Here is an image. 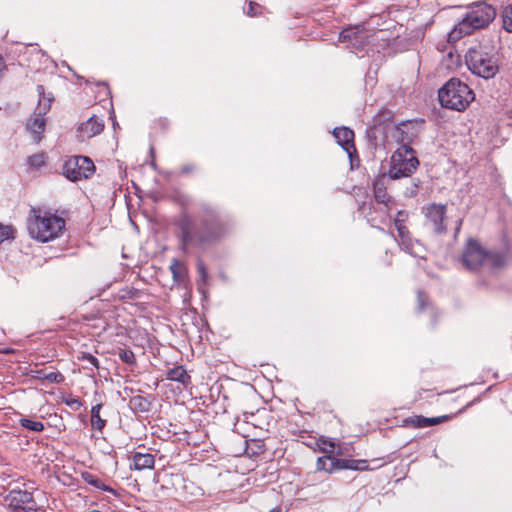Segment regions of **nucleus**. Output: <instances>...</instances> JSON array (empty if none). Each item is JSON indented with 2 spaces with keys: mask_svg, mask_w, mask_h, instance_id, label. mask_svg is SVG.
<instances>
[{
  "mask_svg": "<svg viewBox=\"0 0 512 512\" xmlns=\"http://www.w3.org/2000/svg\"><path fill=\"white\" fill-rule=\"evenodd\" d=\"M101 409V403L93 405L91 408V426L94 430H97L99 432H102L104 427L106 426V420L101 418L100 416Z\"/></svg>",
  "mask_w": 512,
  "mask_h": 512,
  "instance_id": "nucleus-28",
  "label": "nucleus"
},
{
  "mask_svg": "<svg viewBox=\"0 0 512 512\" xmlns=\"http://www.w3.org/2000/svg\"><path fill=\"white\" fill-rule=\"evenodd\" d=\"M47 156L45 153H36L28 157L27 164L32 169H38L45 165Z\"/></svg>",
  "mask_w": 512,
  "mask_h": 512,
  "instance_id": "nucleus-32",
  "label": "nucleus"
},
{
  "mask_svg": "<svg viewBox=\"0 0 512 512\" xmlns=\"http://www.w3.org/2000/svg\"><path fill=\"white\" fill-rule=\"evenodd\" d=\"M118 356L122 362L128 365H134L136 363L135 354L131 350L120 349Z\"/></svg>",
  "mask_w": 512,
  "mask_h": 512,
  "instance_id": "nucleus-35",
  "label": "nucleus"
},
{
  "mask_svg": "<svg viewBox=\"0 0 512 512\" xmlns=\"http://www.w3.org/2000/svg\"><path fill=\"white\" fill-rule=\"evenodd\" d=\"M31 376L34 379L38 380H46L49 383H62L64 381V376L60 372H49L46 373L45 370L39 369V370H32Z\"/></svg>",
  "mask_w": 512,
  "mask_h": 512,
  "instance_id": "nucleus-21",
  "label": "nucleus"
},
{
  "mask_svg": "<svg viewBox=\"0 0 512 512\" xmlns=\"http://www.w3.org/2000/svg\"><path fill=\"white\" fill-rule=\"evenodd\" d=\"M46 120L44 116L34 115L27 121L26 129L31 134L33 140L39 143L42 139V133L45 130Z\"/></svg>",
  "mask_w": 512,
  "mask_h": 512,
  "instance_id": "nucleus-16",
  "label": "nucleus"
},
{
  "mask_svg": "<svg viewBox=\"0 0 512 512\" xmlns=\"http://www.w3.org/2000/svg\"><path fill=\"white\" fill-rule=\"evenodd\" d=\"M271 512V511H270Z\"/></svg>",
  "mask_w": 512,
  "mask_h": 512,
  "instance_id": "nucleus-51",
  "label": "nucleus"
},
{
  "mask_svg": "<svg viewBox=\"0 0 512 512\" xmlns=\"http://www.w3.org/2000/svg\"><path fill=\"white\" fill-rule=\"evenodd\" d=\"M62 173L70 181L77 182L90 178L95 173V165L89 157L72 156L64 162Z\"/></svg>",
  "mask_w": 512,
  "mask_h": 512,
  "instance_id": "nucleus-9",
  "label": "nucleus"
},
{
  "mask_svg": "<svg viewBox=\"0 0 512 512\" xmlns=\"http://www.w3.org/2000/svg\"><path fill=\"white\" fill-rule=\"evenodd\" d=\"M199 225L187 213L177 221L180 230V247L188 253L190 248L206 249L219 241L228 231V224L220 213L209 204H202L197 214Z\"/></svg>",
  "mask_w": 512,
  "mask_h": 512,
  "instance_id": "nucleus-1",
  "label": "nucleus"
},
{
  "mask_svg": "<svg viewBox=\"0 0 512 512\" xmlns=\"http://www.w3.org/2000/svg\"><path fill=\"white\" fill-rule=\"evenodd\" d=\"M392 118V112L389 110H382L380 111L374 118L373 122L374 124H381L384 121H388Z\"/></svg>",
  "mask_w": 512,
  "mask_h": 512,
  "instance_id": "nucleus-38",
  "label": "nucleus"
},
{
  "mask_svg": "<svg viewBox=\"0 0 512 512\" xmlns=\"http://www.w3.org/2000/svg\"><path fill=\"white\" fill-rule=\"evenodd\" d=\"M438 100L443 108L461 112L474 100V92L466 83L452 78L439 89Z\"/></svg>",
  "mask_w": 512,
  "mask_h": 512,
  "instance_id": "nucleus-6",
  "label": "nucleus"
},
{
  "mask_svg": "<svg viewBox=\"0 0 512 512\" xmlns=\"http://www.w3.org/2000/svg\"><path fill=\"white\" fill-rule=\"evenodd\" d=\"M170 271L172 273L173 279L177 283H183L188 275V270L186 266L177 259H173L170 264Z\"/></svg>",
  "mask_w": 512,
  "mask_h": 512,
  "instance_id": "nucleus-23",
  "label": "nucleus"
},
{
  "mask_svg": "<svg viewBox=\"0 0 512 512\" xmlns=\"http://www.w3.org/2000/svg\"><path fill=\"white\" fill-rule=\"evenodd\" d=\"M419 183H420L419 180L417 182L413 181L411 186H409V187H407L405 189V192H404L405 196L406 197H414V196H416L417 193H418Z\"/></svg>",
  "mask_w": 512,
  "mask_h": 512,
  "instance_id": "nucleus-40",
  "label": "nucleus"
},
{
  "mask_svg": "<svg viewBox=\"0 0 512 512\" xmlns=\"http://www.w3.org/2000/svg\"><path fill=\"white\" fill-rule=\"evenodd\" d=\"M501 18H502L503 28L507 32L512 33V3L503 9Z\"/></svg>",
  "mask_w": 512,
  "mask_h": 512,
  "instance_id": "nucleus-33",
  "label": "nucleus"
},
{
  "mask_svg": "<svg viewBox=\"0 0 512 512\" xmlns=\"http://www.w3.org/2000/svg\"><path fill=\"white\" fill-rule=\"evenodd\" d=\"M249 16H256L260 13V5L255 2H250L246 11Z\"/></svg>",
  "mask_w": 512,
  "mask_h": 512,
  "instance_id": "nucleus-41",
  "label": "nucleus"
},
{
  "mask_svg": "<svg viewBox=\"0 0 512 512\" xmlns=\"http://www.w3.org/2000/svg\"><path fill=\"white\" fill-rule=\"evenodd\" d=\"M324 447L322 448L323 452L325 453H333L334 451V444L332 442H329L328 444L324 443Z\"/></svg>",
  "mask_w": 512,
  "mask_h": 512,
  "instance_id": "nucleus-46",
  "label": "nucleus"
},
{
  "mask_svg": "<svg viewBox=\"0 0 512 512\" xmlns=\"http://www.w3.org/2000/svg\"><path fill=\"white\" fill-rule=\"evenodd\" d=\"M334 470H337V458L326 455L317 459L316 471L331 473Z\"/></svg>",
  "mask_w": 512,
  "mask_h": 512,
  "instance_id": "nucleus-24",
  "label": "nucleus"
},
{
  "mask_svg": "<svg viewBox=\"0 0 512 512\" xmlns=\"http://www.w3.org/2000/svg\"><path fill=\"white\" fill-rule=\"evenodd\" d=\"M104 126V121L93 115L79 126V137L82 139L92 138L95 135L100 134L103 131Z\"/></svg>",
  "mask_w": 512,
  "mask_h": 512,
  "instance_id": "nucleus-15",
  "label": "nucleus"
},
{
  "mask_svg": "<svg viewBox=\"0 0 512 512\" xmlns=\"http://www.w3.org/2000/svg\"><path fill=\"white\" fill-rule=\"evenodd\" d=\"M194 170H195V165H193V164H186L181 169L182 173H184V174L191 173Z\"/></svg>",
  "mask_w": 512,
  "mask_h": 512,
  "instance_id": "nucleus-45",
  "label": "nucleus"
},
{
  "mask_svg": "<svg viewBox=\"0 0 512 512\" xmlns=\"http://www.w3.org/2000/svg\"><path fill=\"white\" fill-rule=\"evenodd\" d=\"M197 272L202 282H206L208 278V271L202 259L197 261Z\"/></svg>",
  "mask_w": 512,
  "mask_h": 512,
  "instance_id": "nucleus-39",
  "label": "nucleus"
},
{
  "mask_svg": "<svg viewBox=\"0 0 512 512\" xmlns=\"http://www.w3.org/2000/svg\"><path fill=\"white\" fill-rule=\"evenodd\" d=\"M447 416L442 417H424V416H414L410 418L407 422L412 424L416 428H424V427H430L437 425L441 423L444 419H446Z\"/></svg>",
  "mask_w": 512,
  "mask_h": 512,
  "instance_id": "nucleus-22",
  "label": "nucleus"
},
{
  "mask_svg": "<svg viewBox=\"0 0 512 512\" xmlns=\"http://www.w3.org/2000/svg\"><path fill=\"white\" fill-rule=\"evenodd\" d=\"M367 468L368 463L366 460L337 458V469L366 470Z\"/></svg>",
  "mask_w": 512,
  "mask_h": 512,
  "instance_id": "nucleus-26",
  "label": "nucleus"
},
{
  "mask_svg": "<svg viewBox=\"0 0 512 512\" xmlns=\"http://www.w3.org/2000/svg\"><path fill=\"white\" fill-rule=\"evenodd\" d=\"M9 239H14V228L0 223V244Z\"/></svg>",
  "mask_w": 512,
  "mask_h": 512,
  "instance_id": "nucleus-36",
  "label": "nucleus"
},
{
  "mask_svg": "<svg viewBox=\"0 0 512 512\" xmlns=\"http://www.w3.org/2000/svg\"><path fill=\"white\" fill-rule=\"evenodd\" d=\"M461 263L467 270L477 271L484 266L501 267L504 264V258L499 252L486 250L478 240L471 238L463 248Z\"/></svg>",
  "mask_w": 512,
  "mask_h": 512,
  "instance_id": "nucleus-5",
  "label": "nucleus"
},
{
  "mask_svg": "<svg viewBox=\"0 0 512 512\" xmlns=\"http://www.w3.org/2000/svg\"><path fill=\"white\" fill-rule=\"evenodd\" d=\"M500 61V47L490 38H483L465 54V64H497Z\"/></svg>",
  "mask_w": 512,
  "mask_h": 512,
  "instance_id": "nucleus-8",
  "label": "nucleus"
},
{
  "mask_svg": "<svg viewBox=\"0 0 512 512\" xmlns=\"http://www.w3.org/2000/svg\"><path fill=\"white\" fill-rule=\"evenodd\" d=\"M27 230L33 239L46 243L63 234L65 220L50 211L32 208L27 219Z\"/></svg>",
  "mask_w": 512,
  "mask_h": 512,
  "instance_id": "nucleus-3",
  "label": "nucleus"
},
{
  "mask_svg": "<svg viewBox=\"0 0 512 512\" xmlns=\"http://www.w3.org/2000/svg\"><path fill=\"white\" fill-rule=\"evenodd\" d=\"M382 30L374 31L367 29L364 24H357L343 29L339 34V41L346 43L347 47L356 51L365 49L369 52H379V48L387 46L384 38L381 37Z\"/></svg>",
  "mask_w": 512,
  "mask_h": 512,
  "instance_id": "nucleus-4",
  "label": "nucleus"
},
{
  "mask_svg": "<svg viewBox=\"0 0 512 512\" xmlns=\"http://www.w3.org/2000/svg\"><path fill=\"white\" fill-rule=\"evenodd\" d=\"M427 222L436 234H444L447 227L444 224L447 206L445 204L430 203L422 208Z\"/></svg>",
  "mask_w": 512,
  "mask_h": 512,
  "instance_id": "nucleus-11",
  "label": "nucleus"
},
{
  "mask_svg": "<svg viewBox=\"0 0 512 512\" xmlns=\"http://www.w3.org/2000/svg\"><path fill=\"white\" fill-rule=\"evenodd\" d=\"M82 478H83V480L86 483H88L89 485L94 486L97 489L110 492L113 495L116 494L115 489H113L112 487L106 485L100 478H98L96 475H94L92 473L84 472V473H82Z\"/></svg>",
  "mask_w": 512,
  "mask_h": 512,
  "instance_id": "nucleus-27",
  "label": "nucleus"
},
{
  "mask_svg": "<svg viewBox=\"0 0 512 512\" xmlns=\"http://www.w3.org/2000/svg\"><path fill=\"white\" fill-rule=\"evenodd\" d=\"M36 89L39 95V101L34 111V115L45 116L51 109V104L54 101V98L50 94H45V88L43 85H37Z\"/></svg>",
  "mask_w": 512,
  "mask_h": 512,
  "instance_id": "nucleus-18",
  "label": "nucleus"
},
{
  "mask_svg": "<svg viewBox=\"0 0 512 512\" xmlns=\"http://www.w3.org/2000/svg\"><path fill=\"white\" fill-rule=\"evenodd\" d=\"M445 53L442 62L444 64H460V55L452 45H449L443 51Z\"/></svg>",
  "mask_w": 512,
  "mask_h": 512,
  "instance_id": "nucleus-31",
  "label": "nucleus"
},
{
  "mask_svg": "<svg viewBox=\"0 0 512 512\" xmlns=\"http://www.w3.org/2000/svg\"><path fill=\"white\" fill-rule=\"evenodd\" d=\"M468 11L463 18L454 25L448 33V43H454L476 30L487 28L495 19L497 12L494 6L478 1L467 7Z\"/></svg>",
  "mask_w": 512,
  "mask_h": 512,
  "instance_id": "nucleus-2",
  "label": "nucleus"
},
{
  "mask_svg": "<svg viewBox=\"0 0 512 512\" xmlns=\"http://www.w3.org/2000/svg\"><path fill=\"white\" fill-rule=\"evenodd\" d=\"M426 299H427V297H426L425 293L422 292V291H418V293H417V301H418V309L420 311L424 310L425 305H426L425 304Z\"/></svg>",
  "mask_w": 512,
  "mask_h": 512,
  "instance_id": "nucleus-43",
  "label": "nucleus"
},
{
  "mask_svg": "<svg viewBox=\"0 0 512 512\" xmlns=\"http://www.w3.org/2000/svg\"><path fill=\"white\" fill-rule=\"evenodd\" d=\"M394 225H395V227L397 229V232H398V238L399 237H403L406 234L410 233L408 228L406 227L405 223H396V222H394Z\"/></svg>",
  "mask_w": 512,
  "mask_h": 512,
  "instance_id": "nucleus-42",
  "label": "nucleus"
},
{
  "mask_svg": "<svg viewBox=\"0 0 512 512\" xmlns=\"http://www.w3.org/2000/svg\"><path fill=\"white\" fill-rule=\"evenodd\" d=\"M128 405L134 413H146L151 408V402L141 395L130 398Z\"/></svg>",
  "mask_w": 512,
  "mask_h": 512,
  "instance_id": "nucleus-20",
  "label": "nucleus"
},
{
  "mask_svg": "<svg viewBox=\"0 0 512 512\" xmlns=\"http://www.w3.org/2000/svg\"><path fill=\"white\" fill-rule=\"evenodd\" d=\"M63 402L72 408L74 411H77L82 406V402L79 398L73 397L72 395H69L67 397L63 398Z\"/></svg>",
  "mask_w": 512,
  "mask_h": 512,
  "instance_id": "nucleus-37",
  "label": "nucleus"
},
{
  "mask_svg": "<svg viewBox=\"0 0 512 512\" xmlns=\"http://www.w3.org/2000/svg\"><path fill=\"white\" fill-rule=\"evenodd\" d=\"M79 361H84L87 364L83 366V369L93 371L100 368L99 360L90 353L82 352L78 357Z\"/></svg>",
  "mask_w": 512,
  "mask_h": 512,
  "instance_id": "nucleus-29",
  "label": "nucleus"
},
{
  "mask_svg": "<svg viewBox=\"0 0 512 512\" xmlns=\"http://www.w3.org/2000/svg\"><path fill=\"white\" fill-rule=\"evenodd\" d=\"M461 225H462V219H460V220L458 221V224H457V226H456V228H455V232H456V234H457V233H459L460 228H461Z\"/></svg>",
  "mask_w": 512,
  "mask_h": 512,
  "instance_id": "nucleus-47",
  "label": "nucleus"
},
{
  "mask_svg": "<svg viewBox=\"0 0 512 512\" xmlns=\"http://www.w3.org/2000/svg\"><path fill=\"white\" fill-rule=\"evenodd\" d=\"M151 166H152L153 168H156V164H155V162H152V163H151Z\"/></svg>",
  "mask_w": 512,
  "mask_h": 512,
  "instance_id": "nucleus-50",
  "label": "nucleus"
},
{
  "mask_svg": "<svg viewBox=\"0 0 512 512\" xmlns=\"http://www.w3.org/2000/svg\"><path fill=\"white\" fill-rule=\"evenodd\" d=\"M419 161L411 146H399L391 156L389 179L409 177L417 169Z\"/></svg>",
  "mask_w": 512,
  "mask_h": 512,
  "instance_id": "nucleus-7",
  "label": "nucleus"
},
{
  "mask_svg": "<svg viewBox=\"0 0 512 512\" xmlns=\"http://www.w3.org/2000/svg\"><path fill=\"white\" fill-rule=\"evenodd\" d=\"M472 74L485 80L493 78L499 71V66H467Z\"/></svg>",
  "mask_w": 512,
  "mask_h": 512,
  "instance_id": "nucleus-25",
  "label": "nucleus"
},
{
  "mask_svg": "<svg viewBox=\"0 0 512 512\" xmlns=\"http://www.w3.org/2000/svg\"><path fill=\"white\" fill-rule=\"evenodd\" d=\"M366 206H367V204L363 203L362 206L360 207V209L363 211V213H365Z\"/></svg>",
  "mask_w": 512,
  "mask_h": 512,
  "instance_id": "nucleus-48",
  "label": "nucleus"
},
{
  "mask_svg": "<svg viewBox=\"0 0 512 512\" xmlns=\"http://www.w3.org/2000/svg\"><path fill=\"white\" fill-rule=\"evenodd\" d=\"M386 180L387 177L382 175L381 177L376 178L373 181V193L375 201L378 204H383L384 206L379 210V216H373L371 213H367V221L375 226L377 223H384L386 217L388 216L390 205L393 203L392 197L387 193L386 189Z\"/></svg>",
  "mask_w": 512,
  "mask_h": 512,
  "instance_id": "nucleus-10",
  "label": "nucleus"
},
{
  "mask_svg": "<svg viewBox=\"0 0 512 512\" xmlns=\"http://www.w3.org/2000/svg\"><path fill=\"white\" fill-rule=\"evenodd\" d=\"M155 456L151 453L135 452L132 456L131 468L136 470L153 469Z\"/></svg>",
  "mask_w": 512,
  "mask_h": 512,
  "instance_id": "nucleus-17",
  "label": "nucleus"
},
{
  "mask_svg": "<svg viewBox=\"0 0 512 512\" xmlns=\"http://www.w3.org/2000/svg\"><path fill=\"white\" fill-rule=\"evenodd\" d=\"M333 135L337 143L347 152L351 157L352 152H355L354 145V131L348 127H336L333 130Z\"/></svg>",
  "mask_w": 512,
  "mask_h": 512,
  "instance_id": "nucleus-14",
  "label": "nucleus"
},
{
  "mask_svg": "<svg viewBox=\"0 0 512 512\" xmlns=\"http://www.w3.org/2000/svg\"><path fill=\"white\" fill-rule=\"evenodd\" d=\"M6 501L15 512H36L37 505L31 492L27 490H11L6 496Z\"/></svg>",
  "mask_w": 512,
  "mask_h": 512,
  "instance_id": "nucleus-12",
  "label": "nucleus"
},
{
  "mask_svg": "<svg viewBox=\"0 0 512 512\" xmlns=\"http://www.w3.org/2000/svg\"><path fill=\"white\" fill-rule=\"evenodd\" d=\"M368 208H369V210H371V209L373 208L372 203H369V204H368Z\"/></svg>",
  "mask_w": 512,
  "mask_h": 512,
  "instance_id": "nucleus-49",
  "label": "nucleus"
},
{
  "mask_svg": "<svg viewBox=\"0 0 512 512\" xmlns=\"http://www.w3.org/2000/svg\"><path fill=\"white\" fill-rule=\"evenodd\" d=\"M19 424L21 425V427L34 432H42L45 428L42 422L35 421L26 417L20 418Z\"/></svg>",
  "mask_w": 512,
  "mask_h": 512,
  "instance_id": "nucleus-30",
  "label": "nucleus"
},
{
  "mask_svg": "<svg viewBox=\"0 0 512 512\" xmlns=\"http://www.w3.org/2000/svg\"><path fill=\"white\" fill-rule=\"evenodd\" d=\"M166 378L171 381H177L184 387H187L191 383V377L188 375L183 366H176L172 369H169L166 373Z\"/></svg>",
  "mask_w": 512,
  "mask_h": 512,
  "instance_id": "nucleus-19",
  "label": "nucleus"
},
{
  "mask_svg": "<svg viewBox=\"0 0 512 512\" xmlns=\"http://www.w3.org/2000/svg\"><path fill=\"white\" fill-rule=\"evenodd\" d=\"M408 219V213L404 210H399L397 212V215L394 219V222L396 223H405Z\"/></svg>",
  "mask_w": 512,
  "mask_h": 512,
  "instance_id": "nucleus-44",
  "label": "nucleus"
},
{
  "mask_svg": "<svg viewBox=\"0 0 512 512\" xmlns=\"http://www.w3.org/2000/svg\"><path fill=\"white\" fill-rule=\"evenodd\" d=\"M417 241H414L410 233L406 234L403 237H399V245L401 249H403L405 252L413 255L414 254V245L417 244Z\"/></svg>",
  "mask_w": 512,
  "mask_h": 512,
  "instance_id": "nucleus-34",
  "label": "nucleus"
},
{
  "mask_svg": "<svg viewBox=\"0 0 512 512\" xmlns=\"http://www.w3.org/2000/svg\"><path fill=\"white\" fill-rule=\"evenodd\" d=\"M418 136V129L412 122H402L394 127L393 138L399 146H411Z\"/></svg>",
  "mask_w": 512,
  "mask_h": 512,
  "instance_id": "nucleus-13",
  "label": "nucleus"
}]
</instances>
